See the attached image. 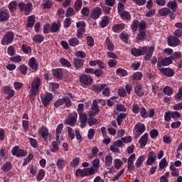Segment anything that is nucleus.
I'll return each mask as SVG.
<instances>
[{
  "instance_id": "1",
  "label": "nucleus",
  "mask_w": 182,
  "mask_h": 182,
  "mask_svg": "<svg viewBox=\"0 0 182 182\" xmlns=\"http://www.w3.org/2000/svg\"><path fill=\"white\" fill-rule=\"evenodd\" d=\"M99 164H100V160L99 159H95L92 161V166L91 168L77 169L75 171L76 177H79L80 176V177L83 178V177H89V176H93V174H95V173L99 170Z\"/></svg>"
},
{
  "instance_id": "2",
  "label": "nucleus",
  "mask_w": 182,
  "mask_h": 182,
  "mask_svg": "<svg viewBox=\"0 0 182 182\" xmlns=\"http://www.w3.org/2000/svg\"><path fill=\"white\" fill-rule=\"evenodd\" d=\"M38 136L40 139H43L44 141L52 140V134L49 132V129L43 125L38 129Z\"/></svg>"
},
{
  "instance_id": "3",
  "label": "nucleus",
  "mask_w": 182,
  "mask_h": 182,
  "mask_svg": "<svg viewBox=\"0 0 182 182\" xmlns=\"http://www.w3.org/2000/svg\"><path fill=\"white\" fill-rule=\"evenodd\" d=\"M14 36L15 34L13 33V31L6 32L1 39V44L4 46L10 45V43H12V42H14Z\"/></svg>"
},
{
  "instance_id": "4",
  "label": "nucleus",
  "mask_w": 182,
  "mask_h": 182,
  "mask_svg": "<svg viewBox=\"0 0 182 182\" xmlns=\"http://www.w3.org/2000/svg\"><path fill=\"white\" fill-rule=\"evenodd\" d=\"M40 97L44 107H48V106L53 99V95H52V93L50 92H46V94L41 93L40 95Z\"/></svg>"
},
{
  "instance_id": "5",
  "label": "nucleus",
  "mask_w": 182,
  "mask_h": 182,
  "mask_svg": "<svg viewBox=\"0 0 182 182\" xmlns=\"http://www.w3.org/2000/svg\"><path fill=\"white\" fill-rule=\"evenodd\" d=\"M18 6L21 12H24V15L28 16L31 14V9H32V3L28 2L26 4L23 2H20L18 4Z\"/></svg>"
},
{
  "instance_id": "6",
  "label": "nucleus",
  "mask_w": 182,
  "mask_h": 182,
  "mask_svg": "<svg viewBox=\"0 0 182 182\" xmlns=\"http://www.w3.org/2000/svg\"><path fill=\"white\" fill-rule=\"evenodd\" d=\"M2 92L4 95H7L6 100H10L14 96H15V90L9 85H6L2 87Z\"/></svg>"
},
{
  "instance_id": "7",
  "label": "nucleus",
  "mask_w": 182,
  "mask_h": 182,
  "mask_svg": "<svg viewBox=\"0 0 182 182\" xmlns=\"http://www.w3.org/2000/svg\"><path fill=\"white\" fill-rule=\"evenodd\" d=\"M173 63V60L171 57H165L162 58L161 57L159 58L157 68L158 69L161 68V66H168Z\"/></svg>"
},
{
  "instance_id": "8",
  "label": "nucleus",
  "mask_w": 182,
  "mask_h": 182,
  "mask_svg": "<svg viewBox=\"0 0 182 182\" xmlns=\"http://www.w3.org/2000/svg\"><path fill=\"white\" fill-rule=\"evenodd\" d=\"M76 122H77V114H70L67 119L65 120V124L71 126V127H75L76 126Z\"/></svg>"
},
{
  "instance_id": "9",
  "label": "nucleus",
  "mask_w": 182,
  "mask_h": 182,
  "mask_svg": "<svg viewBox=\"0 0 182 182\" xmlns=\"http://www.w3.org/2000/svg\"><path fill=\"white\" fill-rule=\"evenodd\" d=\"M11 154L16 157H25L28 152L22 149H19L18 146H16L11 149Z\"/></svg>"
},
{
  "instance_id": "10",
  "label": "nucleus",
  "mask_w": 182,
  "mask_h": 182,
  "mask_svg": "<svg viewBox=\"0 0 182 182\" xmlns=\"http://www.w3.org/2000/svg\"><path fill=\"white\" fill-rule=\"evenodd\" d=\"M80 82L85 86H89L93 82V78L90 75L84 74L80 76Z\"/></svg>"
},
{
  "instance_id": "11",
  "label": "nucleus",
  "mask_w": 182,
  "mask_h": 182,
  "mask_svg": "<svg viewBox=\"0 0 182 182\" xmlns=\"http://www.w3.org/2000/svg\"><path fill=\"white\" fill-rule=\"evenodd\" d=\"M168 46H171L172 48H176V46H178L181 41L175 36H170L167 39Z\"/></svg>"
},
{
  "instance_id": "12",
  "label": "nucleus",
  "mask_w": 182,
  "mask_h": 182,
  "mask_svg": "<svg viewBox=\"0 0 182 182\" xmlns=\"http://www.w3.org/2000/svg\"><path fill=\"white\" fill-rule=\"evenodd\" d=\"M85 62H86V60L82 58H75L73 60L75 69H76V70H80L81 69H83Z\"/></svg>"
},
{
  "instance_id": "13",
  "label": "nucleus",
  "mask_w": 182,
  "mask_h": 182,
  "mask_svg": "<svg viewBox=\"0 0 182 182\" xmlns=\"http://www.w3.org/2000/svg\"><path fill=\"white\" fill-rule=\"evenodd\" d=\"M147 52V47H142L141 48H133L132 49V55L133 56H136V58H139V56H142Z\"/></svg>"
},
{
  "instance_id": "14",
  "label": "nucleus",
  "mask_w": 182,
  "mask_h": 182,
  "mask_svg": "<svg viewBox=\"0 0 182 182\" xmlns=\"http://www.w3.org/2000/svg\"><path fill=\"white\" fill-rule=\"evenodd\" d=\"M159 72L163 73L164 76H166V77H173L174 76L176 72L174 71L173 69L170 68H159Z\"/></svg>"
},
{
  "instance_id": "15",
  "label": "nucleus",
  "mask_w": 182,
  "mask_h": 182,
  "mask_svg": "<svg viewBox=\"0 0 182 182\" xmlns=\"http://www.w3.org/2000/svg\"><path fill=\"white\" fill-rule=\"evenodd\" d=\"M135 129L136 131V139L140 137L143 133L146 132V125L143 123H138L135 125Z\"/></svg>"
},
{
  "instance_id": "16",
  "label": "nucleus",
  "mask_w": 182,
  "mask_h": 182,
  "mask_svg": "<svg viewBox=\"0 0 182 182\" xmlns=\"http://www.w3.org/2000/svg\"><path fill=\"white\" fill-rule=\"evenodd\" d=\"M101 15H102V9H100V7H95L92 10L90 14V16L92 19L96 20V19H99Z\"/></svg>"
},
{
  "instance_id": "17",
  "label": "nucleus",
  "mask_w": 182,
  "mask_h": 182,
  "mask_svg": "<svg viewBox=\"0 0 182 182\" xmlns=\"http://www.w3.org/2000/svg\"><path fill=\"white\" fill-rule=\"evenodd\" d=\"M42 85V80H41L40 77H37L35 79L32 83H31V91L32 92H39V87Z\"/></svg>"
},
{
  "instance_id": "18",
  "label": "nucleus",
  "mask_w": 182,
  "mask_h": 182,
  "mask_svg": "<svg viewBox=\"0 0 182 182\" xmlns=\"http://www.w3.org/2000/svg\"><path fill=\"white\" fill-rule=\"evenodd\" d=\"M156 160H157V156L154 151H151L148 154V159L146 160V166H153V163H155Z\"/></svg>"
},
{
  "instance_id": "19",
  "label": "nucleus",
  "mask_w": 182,
  "mask_h": 182,
  "mask_svg": "<svg viewBox=\"0 0 182 182\" xmlns=\"http://www.w3.org/2000/svg\"><path fill=\"white\" fill-rule=\"evenodd\" d=\"M62 26V24L60 23V21H58L57 22H53L51 24V27L50 28V32L51 33H58L59 31H60V27Z\"/></svg>"
},
{
  "instance_id": "20",
  "label": "nucleus",
  "mask_w": 182,
  "mask_h": 182,
  "mask_svg": "<svg viewBox=\"0 0 182 182\" xmlns=\"http://www.w3.org/2000/svg\"><path fill=\"white\" fill-rule=\"evenodd\" d=\"M149 141V134L145 133L139 139V143L140 144V149H144Z\"/></svg>"
},
{
  "instance_id": "21",
  "label": "nucleus",
  "mask_w": 182,
  "mask_h": 182,
  "mask_svg": "<svg viewBox=\"0 0 182 182\" xmlns=\"http://www.w3.org/2000/svg\"><path fill=\"white\" fill-rule=\"evenodd\" d=\"M28 66L36 72L39 69V65H38V63L36 62V58L35 57H32L28 60Z\"/></svg>"
},
{
  "instance_id": "22",
  "label": "nucleus",
  "mask_w": 182,
  "mask_h": 182,
  "mask_svg": "<svg viewBox=\"0 0 182 182\" xmlns=\"http://www.w3.org/2000/svg\"><path fill=\"white\" fill-rule=\"evenodd\" d=\"M124 28H126V24L124 23L115 24L112 26V31L114 33H120Z\"/></svg>"
},
{
  "instance_id": "23",
  "label": "nucleus",
  "mask_w": 182,
  "mask_h": 182,
  "mask_svg": "<svg viewBox=\"0 0 182 182\" xmlns=\"http://www.w3.org/2000/svg\"><path fill=\"white\" fill-rule=\"evenodd\" d=\"M107 85L106 84H97L93 85L92 87V90L95 92V93H100L103 90L105 87H106Z\"/></svg>"
},
{
  "instance_id": "24",
  "label": "nucleus",
  "mask_w": 182,
  "mask_h": 182,
  "mask_svg": "<svg viewBox=\"0 0 182 182\" xmlns=\"http://www.w3.org/2000/svg\"><path fill=\"white\" fill-rule=\"evenodd\" d=\"M9 20V12L8 11L0 10V22H6Z\"/></svg>"
},
{
  "instance_id": "25",
  "label": "nucleus",
  "mask_w": 182,
  "mask_h": 182,
  "mask_svg": "<svg viewBox=\"0 0 182 182\" xmlns=\"http://www.w3.org/2000/svg\"><path fill=\"white\" fill-rule=\"evenodd\" d=\"M53 75L54 77H56V79H59V80H62L63 77V72L60 68H55L53 70Z\"/></svg>"
},
{
  "instance_id": "26",
  "label": "nucleus",
  "mask_w": 182,
  "mask_h": 182,
  "mask_svg": "<svg viewBox=\"0 0 182 182\" xmlns=\"http://www.w3.org/2000/svg\"><path fill=\"white\" fill-rule=\"evenodd\" d=\"M62 130H63V124H59L56 128L55 131V140L56 141H59V139L60 137V134H62Z\"/></svg>"
},
{
  "instance_id": "27",
  "label": "nucleus",
  "mask_w": 182,
  "mask_h": 182,
  "mask_svg": "<svg viewBox=\"0 0 182 182\" xmlns=\"http://www.w3.org/2000/svg\"><path fill=\"white\" fill-rule=\"evenodd\" d=\"M36 22V16L35 15H31L28 17L26 28H33V25H35Z\"/></svg>"
},
{
  "instance_id": "28",
  "label": "nucleus",
  "mask_w": 182,
  "mask_h": 182,
  "mask_svg": "<svg viewBox=\"0 0 182 182\" xmlns=\"http://www.w3.org/2000/svg\"><path fill=\"white\" fill-rule=\"evenodd\" d=\"M105 45L107 46V50H109L110 52H113V50H114V44L112 43L109 37L106 38Z\"/></svg>"
},
{
  "instance_id": "29",
  "label": "nucleus",
  "mask_w": 182,
  "mask_h": 182,
  "mask_svg": "<svg viewBox=\"0 0 182 182\" xmlns=\"http://www.w3.org/2000/svg\"><path fill=\"white\" fill-rule=\"evenodd\" d=\"M56 166L58 170H63L66 167V160L63 158H60L57 161Z\"/></svg>"
},
{
  "instance_id": "30",
  "label": "nucleus",
  "mask_w": 182,
  "mask_h": 182,
  "mask_svg": "<svg viewBox=\"0 0 182 182\" xmlns=\"http://www.w3.org/2000/svg\"><path fill=\"white\" fill-rule=\"evenodd\" d=\"M119 15L124 21H130L132 19V15H130L129 11H121V13H119Z\"/></svg>"
},
{
  "instance_id": "31",
  "label": "nucleus",
  "mask_w": 182,
  "mask_h": 182,
  "mask_svg": "<svg viewBox=\"0 0 182 182\" xmlns=\"http://www.w3.org/2000/svg\"><path fill=\"white\" fill-rule=\"evenodd\" d=\"M1 170L4 173H8L12 170V164L9 161L4 163L1 166Z\"/></svg>"
},
{
  "instance_id": "32",
  "label": "nucleus",
  "mask_w": 182,
  "mask_h": 182,
  "mask_svg": "<svg viewBox=\"0 0 182 182\" xmlns=\"http://www.w3.org/2000/svg\"><path fill=\"white\" fill-rule=\"evenodd\" d=\"M135 93L139 97H143L144 96V90H143V87L140 85H136L135 87Z\"/></svg>"
},
{
  "instance_id": "33",
  "label": "nucleus",
  "mask_w": 182,
  "mask_h": 182,
  "mask_svg": "<svg viewBox=\"0 0 182 182\" xmlns=\"http://www.w3.org/2000/svg\"><path fill=\"white\" fill-rule=\"evenodd\" d=\"M18 6V3L16 1H13L9 4V9L11 14H14V12H16V8Z\"/></svg>"
},
{
  "instance_id": "34",
  "label": "nucleus",
  "mask_w": 182,
  "mask_h": 182,
  "mask_svg": "<svg viewBox=\"0 0 182 182\" xmlns=\"http://www.w3.org/2000/svg\"><path fill=\"white\" fill-rule=\"evenodd\" d=\"M146 38L147 35L146 34V31H139L136 36V41L139 42H143V41H146Z\"/></svg>"
},
{
  "instance_id": "35",
  "label": "nucleus",
  "mask_w": 182,
  "mask_h": 182,
  "mask_svg": "<svg viewBox=\"0 0 182 182\" xmlns=\"http://www.w3.org/2000/svg\"><path fill=\"white\" fill-rule=\"evenodd\" d=\"M127 117V114L126 113H120L117 117V122L118 126H122V123L123 122V120Z\"/></svg>"
},
{
  "instance_id": "36",
  "label": "nucleus",
  "mask_w": 182,
  "mask_h": 182,
  "mask_svg": "<svg viewBox=\"0 0 182 182\" xmlns=\"http://www.w3.org/2000/svg\"><path fill=\"white\" fill-rule=\"evenodd\" d=\"M45 176H46V172L44 171V169H40L38 171V173L36 176L37 181H42V180L45 178Z\"/></svg>"
},
{
  "instance_id": "37",
  "label": "nucleus",
  "mask_w": 182,
  "mask_h": 182,
  "mask_svg": "<svg viewBox=\"0 0 182 182\" xmlns=\"http://www.w3.org/2000/svg\"><path fill=\"white\" fill-rule=\"evenodd\" d=\"M50 150L51 153H56V151H59V144H58V141H53L51 143V147Z\"/></svg>"
},
{
  "instance_id": "38",
  "label": "nucleus",
  "mask_w": 182,
  "mask_h": 182,
  "mask_svg": "<svg viewBox=\"0 0 182 182\" xmlns=\"http://www.w3.org/2000/svg\"><path fill=\"white\" fill-rule=\"evenodd\" d=\"M153 52H154V47L151 46L144 56L145 60L151 59V56H153Z\"/></svg>"
},
{
  "instance_id": "39",
  "label": "nucleus",
  "mask_w": 182,
  "mask_h": 182,
  "mask_svg": "<svg viewBox=\"0 0 182 182\" xmlns=\"http://www.w3.org/2000/svg\"><path fill=\"white\" fill-rule=\"evenodd\" d=\"M43 39L44 38L42 35L36 34L33 37V42H34L35 43H42Z\"/></svg>"
},
{
  "instance_id": "40",
  "label": "nucleus",
  "mask_w": 182,
  "mask_h": 182,
  "mask_svg": "<svg viewBox=\"0 0 182 182\" xmlns=\"http://www.w3.org/2000/svg\"><path fill=\"white\" fill-rule=\"evenodd\" d=\"M182 54L180 51H175L170 56L171 60H178V59H181Z\"/></svg>"
},
{
  "instance_id": "41",
  "label": "nucleus",
  "mask_w": 182,
  "mask_h": 182,
  "mask_svg": "<svg viewBox=\"0 0 182 182\" xmlns=\"http://www.w3.org/2000/svg\"><path fill=\"white\" fill-rule=\"evenodd\" d=\"M167 6L172 9L173 12H176V11H177V1L176 0L169 1L167 4Z\"/></svg>"
},
{
  "instance_id": "42",
  "label": "nucleus",
  "mask_w": 182,
  "mask_h": 182,
  "mask_svg": "<svg viewBox=\"0 0 182 182\" xmlns=\"http://www.w3.org/2000/svg\"><path fill=\"white\" fill-rule=\"evenodd\" d=\"M144 160H145L144 155L139 156L135 163L136 167L137 168L141 167V165L143 164V161H144Z\"/></svg>"
},
{
  "instance_id": "43",
  "label": "nucleus",
  "mask_w": 182,
  "mask_h": 182,
  "mask_svg": "<svg viewBox=\"0 0 182 182\" xmlns=\"http://www.w3.org/2000/svg\"><path fill=\"white\" fill-rule=\"evenodd\" d=\"M8 149H6V148L5 147H1L0 149V157H1V159H4V160H6V159H8Z\"/></svg>"
},
{
  "instance_id": "44",
  "label": "nucleus",
  "mask_w": 182,
  "mask_h": 182,
  "mask_svg": "<svg viewBox=\"0 0 182 182\" xmlns=\"http://www.w3.org/2000/svg\"><path fill=\"white\" fill-rule=\"evenodd\" d=\"M116 74L118 76L126 77V76H127V75H129V73L127 72V70H126L123 68H117L116 70Z\"/></svg>"
},
{
  "instance_id": "45",
  "label": "nucleus",
  "mask_w": 182,
  "mask_h": 182,
  "mask_svg": "<svg viewBox=\"0 0 182 182\" xmlns=\"http://www.w3.org/2000/svg\"><path fill=\"white\" fill-rule=\"evenodd\" d=\"M68 136L70 140H73L75 139V130L70 127H67Z\"/></svg>"
},
{
  "instance_id": "46",
  "label": "nucleus",
  "mask_w": 182,
  "mask_h": 182,
  "mask_svg": "<svg viewBox=\"0 0 182 182\" xmlns=\"http://www.w3.org/2000/svg\"><path fill=\"white\" fill-rule=\"evenodd\" d=\"M53 5V2L51 0H44L43 4V8L44 9H50Z\"/></svg>"
},
{
  "instance_id": "47",
  "label": "nucleus",
  "mask_w": 182,
  "mask_h": 182,
  "mask_svg": "<svg viewBox=\"0 0 182 182\" xmlns=\"http://www.w3.org/2000/svg\"><path fill=\"white\" fill-rule=\"evenodd\" d=\"M109 16H105L102 17V19L100 22V26L101 28H106V26H107V25H109Z\"/></svg>"
},
{
  "instance_id": "48",
  "label": "nucleus",
  "mask_w": 182,
  "mask_h": 182,
  "mask_svg": "<svg viewBox=\"0 0 182 182\" xmlns=\"http://www.w3.org/2000/svg\"><path fill=\"white\" fill-rule=\"evenodd\" d=\"M82 5H83V1L82 0H76L74 4V8L77 12H79L82 9Z\"/></svg>"
},
{
  "instance_id": "49",
  "label": "nucleus",
  "mask_w": 182,
  "mask_h": 182,
  "mask_svg": "<svg viewBox=\"0 0 182 182\" xmlns=\"http://www.w3.org/2000/svg\"><path fill=\"white\" fill-rule=\"evenodd\" d=\"M163 92L164 95H166V96H171V95H173V88L170 86H166L163 89Z\"/></svg>"
},
{
  "instance_id": "50",
  "label": "nucleus",
  "mask_w": 182,
  "mask_h": 182,
  "mask_svg": "<svg viewBox=\"0 0 182 182\" xmlns=\"http://www.w3.org/2000/svg\"><path fill=\"white\" fill-rule=\"evenodd\" d=\"M159 14L161 16H167L170 14V10L164 7L159 10Z\"/></svg>"
},
{
  "instance_id": "51",
  "label": "nucleus",
  "mask_w": 182,
  "mask_h": 182,
  "mask_svg": "<svg viewBox=\"0 0 182 182\" xmlns=\"http://www.w3.org/2000/svg\"><path fill=\"white\" fill-rule=\"evenodd\" d=\"M60 63L65 68H70V66H72V64H70V61L64 58L60 59Z\"/></svg>"
},
{
  "instance_id": "52",
  "label": "nucleus",
  "mask_w": 182,
  "mask_h": 182,
  "mask_svg": "<svg viewBox=\"0 0 182 182\" xmlns=\"http://www.w3.org/2000/svg\"><path fill=\"white\" fill-rule=\"evenodd\" d=\"M21 49L23 53H25L26 55H28V53H31V52H32V48H31V46L26 44H23L21 46Z\"/></svg>"
},
{
  "instance_id": "53",
  "label": "nucleus",
  "mask_w": 182,
  "mask_h": 182,
  "mask_svg": "<svg viewBox=\"0 0 182 182\" xmlns=\"http://www.w3.org/2000/svg\"><path fill=\"white\" fill-rule=\"evenodd\" d=\"M70 46H77L79 45V40L76 37L70 38L68 41Z\"/></svg>"
},
{
  "instance_id": "54",
  "label": "nucleus",
  "mask_w": 182,
  "mask_h": 182,
  "mask_svg": "<svg viewBox=\"0 0 182 182\" xmlns=\"http://www.w3.org/2000/svg\"><path fill=\"white\" fill-rule=\"evenodd\" d=\"M75 137L78 143H82L83 141V137L80 134V130L79 129H75Z\"/></svg>"
},
{
  "instance_id": "55",
  "label": "nucleus",
  "mask_w": 182,
  "mask_h": 182,
  "mask_svg": "<svg viewBox=\"0 0 182 182\" xmlns=\"http://www.w3.org/2000/svg\"><path fill=\"white\" fill-rule=\"evenodd\" d=\"M33 157L34 156H33V154H29L28 155V156L24 159V161H23V164H22L23 167H25L26 166H28V163H29V161L31 160H33Z\"/></svg>"
},
{
  "instance_id": "56",
  "label": "nucleus",
  "mask_w": 182,
  "mask_h": 182,
  "mask_svg": "<svg viewBox=\"0 0 182 182\" xmlns=\"http://www.w3.org/2000/svg\"><path fill=\"white\" fill-rule=\"evenodd\" d=\"M59 87V83L58 82H50L48 87L50 92H55L56 89Z\"/></svg>"
},
{
  "instance_id": "57",
  "label": "nucleus",
  "mask_w": 182,
  "mask_h": 182,
  "mask_svg": "<svg viewBox=\"0 0 182 182\" xmlns=\"http://www.w3.org/2000/svg\"><path fill=\"white\" fill-rule=\"evenodd\" d=\"M18 69L21 72V75H26V73H28V66L26 65H19Z\"/></svg>"
},
{
  "instance_id": "58",
  "label": "nucleus",
  "mask_w": 182,
  "mask_h": 182,
  "mask_svg": "<svg viewBox=\"0 0 182 182\" xmlns=\"http://www.w3.org/2000/svg\"><path fill=\"white\" fill-rule=\"evenodd\" d=\"M29 143L33 149H38V140L33 138H28Z\"/></svg>"
},
{
  "instance_id": "59",
  "label": "nucleus",
  "mask_w": 182,
  "mask_h": 182,
  "mask_svg": "<svg viewBox=\"0 0 182 182\" xmlns=\"http://www.w3.org/2000/svg\"><path fill=\"white\" fill-rule=\"evenodd\" d=\"M91 109L92 112H95L96 113H99V112H100V109L99 108V105H97V100H95L93 101Z\"/></svg>"
},
{
  "instance_id": "60",
  "label": "nucleus",
  "mask_w": 182,
  "mask_h": 182,
  "mask_svg": "<svg viewBox=\"0 0 182 182\" xmlns=\"http://www.w3.org/2000/svg\"><path fill=\"white\" fill-rule=\"evenodd\" d=\"M139 20L135 19L133 21L132 24L131 25V29L134 31L136 32L139 29Z\"/></svg>"
},
{
  "instance_id": "61",
  "label": "nucleus",
  "mask_w": 182,
  "mask_h": 182,
  "mask_svg": "<svg viewBox=\"0 0 182 182\" xmlns=\"http://www.w3.org/2000/svg\"><path fill=\"white\" fill-rule=\"evenodd\" d=\"M63 102L67 108H69L72 106V101H70V99L68 97H64L63 98Z\"/></svg>"
},
{
  "instance_id": "62",
  "label": "nucleus",
  "mask_w": 182,
  "mask_h": 182,
  "mask_svg": "<svg viewBox=\"0 0 182 182\" xmlns=\"http://www.w3.org/2000/svg\"><path fill=\"white\" fill-rule=\"evenodd\" d=\"M75 55L76 58H78L79 59H85V58H86V53L83 50H78L75 52Z\"/></svg>"
},
{
  "instance_id": "63",
  "label": "nucleus",
  "mask_w": 182,
  "mask_h": 182,
  "mask_svg": "<svg viewBox=\"0 0 182 182\" xmlns=\"http://www.w3.org/2000/svg\"><path fill=\"white\" fill-rule=\"evenodd\" d=\"M139 32H146V23L144 21H141L139 23Z\"/></svg>"
},
{
  "instance_id": "64",
  "label": "nucleus",
  "mask_w": 182,
  "mask_h": 182,
  "mask_svg": "<svg viewBox=\"0 0 182 182\" xmlns=\"http://www.w3.org/2000/svg\"><path fill=\"white\" fill-rule=\"evenodd\" d=\"M141 77H143V73L141 72H136L133 74L134 80H141Z\"/></svg>"
}]
</instances>
